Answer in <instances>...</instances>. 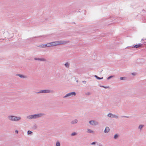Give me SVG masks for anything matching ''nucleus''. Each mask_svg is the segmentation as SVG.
Masks as SVG:
<instances>
[{"instance_id":"22","label":"nucleus","mask_w":146,"mask_h":146,"mask_svg":"<svg viewBox=\"0 0 146 146\" xmlns=\"http://www.w3.org/2000/svg\"><path fill=\"white\" fill-rule=\"evenodd\" d=\"M143 126H144V125H140L138 127V128L140 130H141L142 129V128H143Z\"/></svg>"},{"instance_id":"11","label":"nucleus","mask_w":146,"mask_h":146,"mask_svg":"<svg viewBox=\"0 0 146 146\" xmlns=\"http://www.w3.org/2000/svg\"><path fill=\"white\" fill-rule=\"evenodd\" d=\"M86 132L87 133H91L92 134H94V131L92 130L91 129L89 128H88L87 129Z\"/></svg>"},{"instance_id":"24","label":"nucleus","mask_w":146,"mask_h":146,"mask_svg":"<svg viewBox=\"0 0 146 146\" xmlns=\"http://www.w3.org/2000/svg\"><path fill=\"white\" fill-rule=\"evenodd\" d=\"M85 94L86 95L89 96L91 94V93L89 92H87L85 93Z\"/></svg>"},{"instance_id":"13","label":"nucleus","mask_w":146,"mask_h":146,"mask_svg":"<svg viewBox=\"0 0 146 146\" xmlns=\"http://www.w3.org/2000/svg\"><path fill=\"white\" fill-rule=\"evenodd\" d=\"M110 131V129L107 126L106 127L104 132L105 133H107Z\"/></svg>"},{"instance_id":"35","label":"nucleus","mask_w":146,"mask_h":146,"mask_svg":"<svg viewBox=\"0 0 146 146\" xmlns=\"http://www.w3.org/2000/svg\"><path fill=\"white\" fill-rule=\"evenodd\" d=\"M123 117H126V118H128L129 117L127 116H124Z\"/></svg>"},{"instance_id":"26","label":"nucleus","mask_w":146,"mask_h":146,"mask_svg":"<svg viewBox=\"0 0 146 146\" xmlns=\"http://www.w3.org/2000/svg\"><path fill=\"white\" fill-rule=\"evenodd\" d=\"M113 76H110L109 77H108L107 78V80H109L110 79H111V78H113L114 77Z\"/></svg>"},{"instance_id":"20","label":"nucleus","mask_w":146,"mask_h":146,"mask_svg":"<svg viewBox=\"0 0 146 146\" xmlns=\"http://www.w3.org/2000/svg\"><path fill=\"white\" fill-rule=\"evenodd\" d=\"M52 43L53 47L57 46L56 41L52 42Z\"/></svg>"},{"instance_id":"2","label":"nucleus","mask_w":146,"mask_h":146,"mask_svg":"<svg viewBox=\"0 0 146 146\" xmlns=\"http://www.w3.org/2000/svg\"><path fill=\"white\" fill-rule=\"evenodd\" d=\"M57 46L61 45H65L69 43V40H66L56 41Z\"/></svg>"},{"instance_id":"19","label":"nucleus","mask_w":146,"mask_h":146,"mask_svg":"<svg viewBox=\"0 0 146 146\" xmlns=\"http://www.w3.org/2000/svg\"><path fill=\"white\" fill-rule=\"evenodd\" d=\"M69 65L70 64L68 62H67L64 64V65L65 66V67L67 68H68L69 67Z\"/></svg>"},{"instance_id":"14","label":"nucleus","mask_w":146,"mask_h":146,"mask_svg":"<svg viewBox=\"0 0 146 146\" xmlns=\"http://www.w3.org/2000/svg\"><path fill=\"white\" fill-rule=\"evenodd\" d=\"M13 115H9L8 117V119L9 120L13 121Z\"/></svg>"},{"instance_id":"4","label":"nucleus","mask_w":146,"mask_h":146,"mask_svg":"<svg viewBox=\"0 0 146 146\" xmlns=\"http://www.w3.org/2000/svg\"><path fill=\"white\" fill-rule=\"evenodd\" d=\"M53 92V90H40L39 92H37V93H52Z\"/></svg>"},{"instance_id":"17","label":"nucleus","mask_w":146,"mask_h":146,"mask_svg":"<svg viewBox=\"0 0 146 146\" xmlns=\"http://www.w3.org/2000/svg\"><path fill=\"white\" fill-rule=\"evenodd\" d=\"M141 44H136L135 46H133L132 47L137 48L139 47H141Z\"/></svg>"},{"instance_id":"7","label":"nucleus","mask_w":146,"mask_h":146,"mask_svg":"<svg viewBox=\"0 0 146 146\" xmlns=\"http://www.w3.org/2000/svg\"><path fill=\"white\" fill-rule=\"evenodd\" d=\"M34 60H39V61H46V60L45 58H34Z\"/></svg>"},{"instance_id":"29","label":"nucleus","mask_w":146,"mask_h":146,"mask_svg":"<svg viewBox=\"0 0 146 146\" xmlns=\"http://www.w3.org/2000/svg\"><path fill=\"white\" fill-rule=\"evenodd\" d=\"M16 116L13 115V121H15Z\"/></svg>"},{"instance_id":"27","label":"nucleus","mask_w":146,"mask_h":146,"mask_svg":"<svg viewBox=\"0 0 146 146\" xmlns=\"http://www.w3.org/2000/svg\"><path fill=\"white\" fill-rule=\"evenodd\" d=\"M125 77H121L120 78V79L121 80H125Z\"/></svg>"},{"instance_id":"31","label":"nucleus","mask_w":146,"mask_h":146,"mask_svg":"<svg viewBox=\"0 0 146 146\" xmlns=\"http://www.w3.org/2000/svg\"><path fill=\"white\" fill-rule=\"evenodd\" d=\"M82 82L83 84H86V81H82Z\"/></svg>"},{"instance_id":"5","label":"nucleus","mask_w":146,"mask_h":146,"mask_svg":"<svg viewBox=\"0 0 146 146\" xmlns=\"http://www.w3.org/2000/svg\"><path fill=\"white\" fill-rule=\"evenodd\" d=\"M89 123L92 125L95 126L98 125V122L96 121L92 120L89 121Z\"/></svg>"},{"instance_id":"30","label":"nucleus","mask_w":146,"mask_h":146,"mask_svg":"<svg viewBox=\"0 0 146 146\" xmlns=\"http://www.w3.org/2000/svg\"><path fill=\"white\" fill-rule=\"evenodd\" d=\"M136 73L135 72L132 73H131V74L133 76H135V75H136Z\"/></svg>"},{"instance_id":"12","label":"nucleus","mask_w":146,"mask_h":146,"mask_svg":"<svg viewBox=\"0 0 146 146\" xmlns=\"http://www.w3.org/2000/svg\"><path fill=\"white\" fill-rule=\"evenodd\" d=\"M21 119V118L20 116H16L15 121H18Z\"/></svg>"},{"instance_id":"23","label":"nucleus","mask_w":146,"mask_h":146,"mask_svg":"<svg viewBox=\"0 0 146 146\" xmlns=\"http://www.w3.org/2000/svg\"><path fill=\"white\" fill-rule=\"evenodd\" d=\"M77 134V133H76L74 132H73V133H72L71 134V135L72 136H74L76 135Z\"/></svg>"},{"instance_id":"28","label":"nucleus","mask_w":146,"mask_h":146,"mask_svg":"<svg viewBox=\"0 0 146 146\" xmlns=\"http://www.w3.org/2000/svg\"><path fill=\"white\" fill-rule=\"evenodd\" d=\"M101 87H103V88H109V86H100Z\"/></svg>"},{"instance_id":"36","label":"nucleus","mask_w":146,"mask_h":146,"mask_svg":"<svg viewBox=\"0 0 146 146\" xmlns=\"http://www.w3.org/2000/svg\"><path fill=\"white\" fill-rule=\"evenodd\" d=\"M76 82H78V80H76Z\"/></svg>"},{"instance_id":"15","label":"nucleus","mask_w":146,"mask_h":146,"mask_svg":"<svg viewBox=\"0 0 146 146\" xmlns=\"http://www.w3.org/2000/svg\"><path fill=\"white\" fill-rule=\"evenodd\" d=\"M47 47H53L52 42H49L46 44Z\"/></svg>"},{"instance_id":"10","label":"nucleus","mask_w":146,"mask_h":146,"mask_svg":"<svg viewBox=\"0 0 146 146\" xmlns=\"http://www.w3.org/2000/svg\"><path fill=\"white\" fill-rule=\"evenodd\" d=\"M38 47H40L41 48H45L47 47V44H42L38 46Z\"/></svg>"},{"instance_id":"1","label":"nucleus","mask_w":146,"mask_h":146,"mask_svg":"<svg viewBox=\"0 0 146 146\" xmlns=\"http://www.w3.org/2000/svg\"><path fill=\"white\" fill-rule=\"evenodd\" d=\"M43 113H36L34 114L29 115L27 116V118L29 119H35L41 117L44 115Z\"/></svg>"},{"instance_id":"25","label":"nucleus","mask_w":146,"mask_h":146,"mask_svg":"<svg viewBox=\"0 0 146 146\" xmlns=\"http://www.w3.org/2000/svg\"><path fill=\"white\" fill-rule=\"evenodd\" d=\"M32 132L31 131L29 130L27 131V133L28 135H31L32 133Z\"/></svg>"},{"instance_id":"16","label":"nucleus","mask_w":146,"mask_h":146,"mask_svg":"<svg viewBox=\"0 0 146 146\" xmlns=\"http://www.w3.org/2000/svg\"><path fill=\"white\" fill-rule=\"evenodd\" d=\"M119 135L118 134H116L114 135L113 138L114 139H116L119 138Z\"/></svg>"},{"instance_id":"21","label":"nucleus","mask_w":146,"mask_h":146,"mask_svg":"<svg viewBox=\"0 0 146 146\" xmlns=\"http://www.w3.org/2000/svg\"><path fill=\"white\" fill-rule=\"evenodd\" d=\"M94 77L97 79H98V80H101V79H103V77H102V78H100L99 77H98V76H97L96 75H95L94 76Z\"/></svg>"},{"instance_id":"34","label":"nucleus","mask_w":146,"mask_h":146,"mask_svg":"<svg viewBox=\"0 0 146 146\" xmlns=\"http://www.w3.org/2000/svg\"><path fill=\"white\" fill-rule=\"evenodd\" d=\"M98 146H103L100 143L98 145Z\"/></svg>"},{"instance_id":"8","label":"nucleus","mask_w":146,"mask_h":146,"mask_svg":"<svg viewBox=\"0 0 146 146\" xmlns=\"http://www.w3.org/2000/svg\"><path fill=\"white\" fill-rule=\"evenodd\" d=\"M78 122V120L76 119H75L72 121L70 122V123L72 125H75L77 124Z\"/></svg>"},{"instance_id":"32","label":"nucleus","mask_w":146,"mask_h":146,"mask_svg":"<svg viewBox=\"0 0 146 146\" xmlns=\"http://www.w3.org/2000/svg\"><path fill=\"white\" fill-rule=\"evenodd\" d=\"M96 143V142H92V143H91V145H94Z\"/></svg>"},{"instance_id":"3","label":"nucleus","mask_w":146,"mask_h":146,"mask_svg":"<svg viewBox=\"0 0 146 146\" xmlns=\"http://www.w3.org/2000/svg\"><path fill=\"white\" fill-rule=\"evenodd\" d=\"M76 95V93L75 92H71L66 94L63 98H69L75 96Z\"/></svg>"},{"instance_id":"9","label":"nucleus","mask_w":146,"mask_h":146,"mask_svg":"<svg viewBox=\"0 0 146 146\" xmlns=\"http://www.w3.org/2000/svg\"><path fill=\"white\" fill-rule=\"evenodd\" d=\"M16 75L17 76H19L21 78H27V76L24 75H23L20 74H17Z\"/></svg>"},{"instance_id":"6","label":"nucleus","mask_w":146,"mask_h":146,"mask_svg":"<svg viewBox=\"0 0 146 146\" xmlns=\"http://www.w3.org/2000/svg\"><path fill=\"white\" fill-rule=\"evenodd\" d=\"M107 116L109 117L112 118H115L117 119L119 117L118 116L110 113H108L107 115Z\"/></svg>"},{"instance_id":"33","label":"nucleus","mask_w":146,"mask_h":146,"mask_svg":"<svg viewBox=\"0 0 146 146\" xmlns=\"http://www.w3.org/2000/svg\"><path fill=\"white\" fill-rule=\"evenodd\" d=\"M15 133H18L19 131H18L16 130L15 131Z\"/></svg>"},{"instance_id":"18","label":"nucleus","mask_w":146,"mask_h":146,"mask_svg":"<svg viewBox=\"0 0 146 146\" xmlns=\"http://www.w3.org/2000/svg\"><path fill=\"white\" fill-rule=\"evenodd\" d=\"M55 146H60V143L59 141H57L56 142Z\"/></svg>"}]
</instances>
